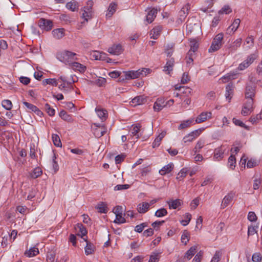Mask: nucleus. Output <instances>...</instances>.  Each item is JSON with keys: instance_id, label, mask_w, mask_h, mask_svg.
I'll use <instances>...</instances> for the list:
<instances>
[{"instance_id": "1", "label": "nucleus", "mask_w": 262, "mask_h": 262, "mask_svg": "<svg viewBox=\"0 0 262 262\" xmlns=\"http://www.w3.org/2000/svg\"><path fill=\"white\" fill-rule=\"evenodd\" d=\"M57 58L60 61L69 66L74 62V60L77 59L76 53L67 50L58 53Z\"/></svg>"}, {"instance_id": "2", "label": "nucleus", "mask_w": 262, "mask_h": 262, "mask_svg": "<svg viewBox=\"0 0 262 262\" xmlns=\"http://www.w3.org/2000/svg\"><path fill=\"white\" fill-rule=\"evenodd\" d=\"M150 70L148 69H143L142 70H138L137 71H131L125 72L124 76L126 79H135L139 77L140 76H146L149 73Z\"/></svg>"}, {"instance_id": "3", "label": "nucleus", "mask_w": 262, "mask_h": 262, "mask_svg": "<svg viewBox=\"0 0 262 262\" xmlns=\"http://www.w3.org/2000/svg\"><path fill=\"white\" fill-rule=\"evenodd\" d=\"M223 39V34L219 33L214 38L211 46L208 50L209 52H214L219 50L222 45Z\"/></svg>"}, {"instance_id": "4", "label": "nucleus", "mask_w": 262, "mask_h": 262, "mask_svg": "<svg viewBox=\"0 0 262 262\" xmlns=\"http://www.w3.org/2000/svg\"><path fill=\"white\" fill-rule=\"evenodd\" d=\"M257 57V56L256 54H252L249 55L245 60L239 64L237 70L239 71H243L248 68L254 61Z\"/></svg>"}, {"instance_id": "5", "label": "nucleus", "mask_w": 262, "mask_h": 262, "mask_svg": "<svg viewBox=\"0 0 262 262\" xmlns=\"http://www.w3.org/2000/svg\"><path fill=\"white\" fill-rule=\"evenodd\" d=\"M253 104L254 101L253 99H249L246 100L241 112L242 114L244 116L250 115L254 110Z\"/></svg>"}, {"instance_id": "6", "label": "nucleus", "mask_w": 262, "mask_h": 262, "mask_svg": "<svg viewBox=\"0 0 262 262\" xmlns=\"http://www.w3.org/2000/svg\"><path fill=\"white\" fill-rule=\"evenodd\" d=\"M93 125L96 127L93 128V133L94 136L97 138H100L103 136L107 132V129L104 125H101L100 124L94 123Z\"/></svg>"}, {"instance_id": "7", "label": "nucleus", "mask_w": 262, "mask_h": 262, "mask_svg": "<svg viewBox=\"0 0 262 262\" xmlns=\"http://www.w3.org/2000/svg\"><path fill=\"white\" fill-rule=\"evenodd\" d=\"M190 9V5L189 4H187L182 7L181 10L179 12V18L178 19L179 23H181L184 21L185 18L189 13Z\"/></svg>"}, {"instance_id": "8", "label": "nucleus", "mask_w": 262, "mask_h": 262, "mask_svg": "<svg viewBox=\"0 0 262 262\" xmlns=\"http://www.w3.org/2000/svg\"><path fill=\"white\" fill-rule=\"evenodd\" d=\"M38 26L42 30L49 31L52 28V21L45 18H40L38 21Z\"/></svg>"}, {"instance_id": "9", "label": "nucleus", "mask_w": 262, "mask_h": 262, "mask_svg": "<svg viewBox=\"0 0 262 262\" xmlns=\"http://www.w3.org/2000/svg\"><path fill=\"white\" fill-rule=\"evenodd\" d=\"M212 117V113L210 112H202L195 119L196 123H200L207 120V119H211Z\"/></svg>"}, {"instance_id": "10", "label": "nucleus", "mask_w": 262, "mask_h": 262, "mask_svg": "<svg viewBox=\"0 0 262 262\" xmlns=\"http://www.w3.org/2000/svg\"><path fill=\"white\" fill-rule=\"evenodd\" d=\"M255 94V87L252 85H247L245 90V98L246 100L252 99L253 100Z\"/></svg>"}, {"instance_id": "11", "label": "nucleus", "mask_w": 262, "mask_h": 262, "mask_svg": "<svg viewBox=\"0 0 262 262\" xmlns=\"http://www.w3.org/2000/svg\"><path fill=\"white\" fill-rule=\"evenodd\" d=\"M107 51L112 55H119L122 53L123 49L120 44L114 45L108 49Z\"/></svg>"}, {"instance_id": "12", "label": "nucleus", "mask_w": 262, "mask_h": 262, "mask_svg": "<svg viewBox=\"0 0 262 262\" xmlns=\"http://www.w3.org/2000/svg\"><path fill=\"white\" fill-rule=\"evenodd\" d=\"M242 42V38H238L233 41L228 48L229 53H233L241 46Z\"/></svg>"}, {"instance_id": "13", "label": "nucleus", "mask_w": 262, "mask_h": 262, "mask_svg": "<svg viewBox=\"0 0 262 262\" xmlns=\"http://www.w3.org/2000/svg\"><path fill=\"white\" fill-rule=\"evenodd\" d=\"M95 111L97 113L98 117L102 121H104L106 120L108 116V114L106 110L103 109L100 107H97L95 108Z\"/></svg>"}, {"instance_id": "14", "label": "nucleus", "mask_w": 262, "mask_h": 262, "mask_svg": "<svg viewBox=\"0 0 262 262\" xmlns=\"http://www.w3.org/2000/svg\"><path fill=\"white\" fill-rule=\"evenodd\" d=\"M226 149L224 145H221L220 147L216 148L214 150V158L217 160H220L223 158V155Z\"/></svg>"}, {"instance_id": "15", "label": "nucleus", "mask_w": 262, "mask_h": 262, "mask_svg": "<svg viewBox=\"0 0 262 262\" xmlns=\"http://www.w3.org/2000/svg\"><path fill=\"white\" fill-rule=\"evenodd\" d=\"M234 195L235 193L234 192H230L224 198L222 204L223 208H225L230 204V203L232 201Z\"/></svg>"}, {"instance_id": "16", "label": "nucleus", "mask_w": 262, "mask_h": 262, "mask_svg": "<svg viewBox=\"0 0 262 262\" xmlns=\"http://www.w3.org/2000/svg\"><path fill=\"white\" fill-rule=\"evenodd\" d=\"M166 106V104L165 103L164 100L162 98H158L154 103V109L155 111L159 112Z\"/></svg>"}, {"instance_id": "17", "label": "nucleus", "mask_w": 262, "mask_h": 262, "mask_svg": "<svg viewBox=\"0 0 262 262\" xmlns=\"http://www.w3.org/2000/svg\"><path fill=\"white\" fill-rule=\"evenodd\" d=\"M241 20L239 19H235L232 25L227 29V33L231 34L234 33L239 26Z\"/></svg>"}, {"instance_id": "18", "label": "nucleus", "mask_w": 262, "mask_h": 262, "mask_svg": "<svg viewBox=\"0 0 262 262\" xmlns=\"http://www.w3.org/2000/svg\"><path fill=\"white\" fill-rule=\"evenodd\" d=\"M70 66L73 70L80 73H84L86 69L85 66L77 62H73Z\"/></svg>"}, {"instance_id": "19", "label": "nucleus", "mask_w": 262, "mask_h": 262, "mask_svg": "<svg viewBox=\"0 0 262 262\" xmlns=\"http://www.w3.org/2000/svg\"><path fill=\"white\" fill-rule=\"evenodd\" d=\"M190 49L187 53L188 56H193L194 52L198 50L199 44L198 42L194 39H191L190 40Z\"/></svg>"}, {"instance_id": "20", "label": "nucleus", "mask_w": 262, "mask_h": 262, "mask_svg": "<svg viewBox=\"0 0 262 262\" xmlns=\"http://www.w3.org/2000/svg\"><path fill=\"white\" fill-rule=\"evenodd\" d=\"M174 60L173 58H170L167 60L166 65L164 67L163 71L169 74L170 72L173 70Z\"/></svg>"}, {"instance_id": "21", "label": "nucleus", "mask_w": 262, "mask_h": 262, "mask_svg": "<svg viewBox=\"0 0 262 262\" xmlns=\"http://www.w3.org/2000/svg\"><path fill=\"white\" fill-rule=\"evenodd\" d=\"M149 209L148 203L142 202L138 205L137 210L140 213H145Z\"/></svg>"}, {"instance_id": "22", "label": "nucleus", "mask_w": 262, "mask_h": 262, "mask_svg": "<svg viewBox=\"0 0 262 262\" xmlns=\"http://www.w3.org/2000/svg\"><path fill=\"white\" fill-rule=\"evenodd\" d=\"M147 101V97L144 95L137 96L134 98L132 102L134 105H141L145 103Z\"/></svg>"}, {"instance_id": "23", "label": "nucleus", "mask_w": 262, "mask_h": 262, "mask_svg": "<svg viewBox=\"0 0 262 262\" xmlns=\"http://www.w3.org/2000/svg\"><path fill=\"white\" fill-rule=\"evenodd\" d=\"M157 14V10L155 8H152L148 12L146 15V21L148 23H151L154 21Z\"/></svg>"}, {"instance_id": "24", "label": "nucleus", "mask_w": 262, "mask_h": 262, "mask_svg": "<svg viewBox=\"0 0 262 262\" xmlns=\"http://www.w3.org/2000/svg\"><path fill=\"white\" fill-rule=\"evenodd\" d=\"M141 125L139 123L133 124L132 125L130 128L131 135L133 136H136L137 139L139 138V135L138 134Z\"/></svg>"}, {"instance_id": "25", "label": "nucleus", "mask_w": 262, "mask_h": 262, "mask_svg": "<svg viewBox=\"0 0 262 262\" xmlns=\"http://www.w3.org/2000/svg\"><path fill=\"white\" fill-rule=\"evenodd\" d=\"M162 30L161 26H158L153 28L150 31L151 38L156 39L158 38Z\"/></svg>"}, {"instance_id": "26", "label": "nucleus", "mask_w": 262, "mask_h": 262, "mask_svg": "<svg viewBox=\"0 0 262 262\" xmlns=\"http://www.w3.org/2000/svg\"><path fill=\"white\" fill-rule=\"evenodd\" d=\"M170 209H175L182 204V201L180 199H176L175 200H170L167 202Z\"/></svg>"}, {"instance_id": "27", "label": "nucleus", "mask_w": 262, "mask_h": 262, "mask_svg": "<svg viewBox=\"0 0 262 262\" xmlns=\"http://www.w3.org/2000/svg\"><path fill=\"white\" fill-rule=\"evenodd\" d=\"M78 4L77 2L73 0L66 4V7L69 10L74 12L78 9Z\"/></svg>"}, {"instance_id": "28", "label": "nucleus", "mask_w": 262, "mask_h": 262, "mask_svg": "<svg viewBox=\"0 0 262 262\" xmlns=\"http://www.w3.org/2000/svg\"><path fill=\"white\" fill-rule=\"evenodd\" d=\"M52 33L54 38L59 39L64 36V29L62 28L56 29L52 31Z\"/></svg>"}, {"instance_id": "29", "label": "nucleus", "mask_w": 262, "mask_h": 262, "mask_svg": "<svg viewBox=\"0 0 262 262\" xmlns=\"http://www.w3.org/2000/svg\"><path fill=\"white\" fill-rule=\"evenodd\" d=\"M254 39L252 36H248L246 38L244 43V46L246 49H249L254 46Z\"/></svg>"}, {"instance_id": "30", "label": "nucleus", "mask_w": 262, "mask_h": 262, "mask_svg": "<svg viewBox=\"0 0 262 262\" xmlns=\"http://www.w3.org/2000/svg\"><path fill=\"white\" fill-rule=\"evenodd\" d=\"M173 168V164L172 163L168 164L160 170L159 173L161 175H165L166 173H169L172 170Z\"/></svg>"}, {"instance_id": "31", "label": "nucleus", "mask_w": 262, "mask_h": 262, "mask_svg": "<svg viewBox=\"0 0 262 262\" xmlns=\"http://www.w3.org/2000/svg\"><path fill=\"white\" fill-rule=\"evenodd\" d=\"M236 76V74L234 73H227L226 75L221 77L220 80L223 83H225L228 82L229 80L235 79Z\"/></svg>"}, {"instance_id": "32", "label": "nucleus", "mask_w": 262, "mask_h": 262, "mask_svg": "<svg viewBox=\"0 0 262 262\" xmlns=\"http://www.w3.org/2000/svg\"><path fill=\"white\" fill-rule=\"evenodd\" d=\"M117 8V4L114 3L110 4L107 12L106 14V16L107 17H111L113 14L115 12Z\"/></svg>"}, {"instance_id": "33", "label": "nucleus", "mask_w": 262, "mask_h": 262, "mask_svg": "<svg viewBox=\"0 0 262 262\" xmlns=\"http://www.w3.org/2000/svg\"><path fill=\"white\" fill-rule=\"evenodd\" d=\"M196 248L197 247L196 246L191 247L185 253L184 258H187L188 260L190 259L196 252Z\"/></svg>"}, {"instance_id": "34", "label": "nucleus", "mask_w": 262, "mask_h": 262, "mask_svg": "<svg viewBox=\"0 0 262 262\" xmlns=\"http://www.w3.org/2000/svg\"><path fill=\"white\" fill-rule=\"evenodd\" d=\"M39 253V250L37 248L33 247L30 248L29 250L25 252V255L29 257L36 256Z\"/></svg>"}, {"instance_id": "35", "label": "nucleus", "mask_w": 262, "mask_h": 262, "mask_svg": "<svg viewBox=\"0 0 262 262\" xmlns=\"http://www.w3.org/2000/svg\"><path fill=\"white\" fill-rule=\"evenodd\" d=\"M84 241H86V245L85 247V253L86 255H88L89 254H91L93 253L94 251V246L90 243H89L86 239L83 238Z\"/></svg>"}, {"instance_id": "36", "label": "nucleus", "mask_w": 262, "mask_h": 262, "mask_svg": "<svg viewBox=\"0 0 262 262\" xmlns=\"http://www.w3.org/2000/svg\"><path fill=\"white\" fill-rule=\"evenodd\" d=\"M96 208L98 210V211L100 213H106L108 211L107 205L103 202H101L98 204L96 206Z\"/></svg>"}, {"instance_id": "37", "label": "nucleus", "mask_w": 262, "mask_h": 262, "mask_svg": "<svg viewBox=\"0 0 262 262\" xmlns=\"http://www.w3.org/2000/svg\"><path fill=\"white\" fill-rule=\"evenodd\" d=\"M226 94H225L226 97V98L229 99V100H230L231 98V96H230L232 95L233 92V84H228L226 86Z\"/></svg>"}, {"instance_id": "38", "label": "nucleus", "mask_w": 262, "mask_h": 262, "mask_svg": "<svg viewBox=\"0 0 262 262\" xmlns=\"http://www.w3.org/2000/svg\"><path fill=\"white\" fill-rule=\"evenodd\" d=\"M42 173V170L39 167H36L34 169L31 173V177L33 179H36L40 176Z\"/></svg>"}, {"instance_id": "39", "label": "nucleus", "mask_w": 262, "mask_h": 262, "mask_svg": "<svg viewBox=\"0 0 262 262\" xmlns=\"http://www.w3.org/2000/svg\"><path fill=\"white\" fill-rule=\"evenodd\" d=\"M83 12L82 14V18L84 19L85 21H88L89 19H91L92 16V11H89V9H83Z\"/></svg>"}, {"instance_id": "40", "label": "nucleus", "mask_w": 262, "mask_h": 262, "mask_svg": "<svg viewBox=\"0 0 262 262\" xmlns=\"http://www.w3.org/2000/svg\"><path fill=\"white\" fill-rule=\"evenodd\" d=\"M59 116L64 120L71 122L72 120L71 116L69 115L65 111L62 110L59 113Z\"/></svg>"}, {"instance_id": "41", "label": "nucleus", "mask_w": 262, "mask_h": 262, "mask_svg": "<svg viewBox=\"0 0 262 262\" xmlns=\"http://www.w3.org/2000/svg\"><path fill=\"white\" fill-rule=\"evenodd\" d=\"M2 105L4 108L8 111L11 110L13 106L11 101L8 99L3 100Z\"/></svg>"}, {"instance_id": "42", "label": "nucleus", "mask_w": 262, "mask_h": 262, "mask_svg": "<svg viewBox=\"0 0 262 262\" xmlns=\"http://www.w3.org/2000/svg\"><path fill=\"white\" fill-rule=\"evenodd\" d=\"M42 84L44 85L47 84H50L56 86L58 85V82L55 79L49 78L44 79L42 81Z\"/></svg>"}, {"instance_id": "43", "label": "nucleus", "mask_w": 262, "mask_h": 262, "mask_svg": "<svg viewBox=\"0 0 262 262\" xmlns=\"http://www.w3.org/2000/svg\"><path fill=\"white\" fill-rule=\"evenodd\" d=\"M174 44L170 43H168L166 46V53H167V56L171 57L173 52Z\"/></svg>"}, {"instance_id": "44", "label": "nucleus", "mask_w": 262, "mask_h": 262, "mask_svg": "<svg viewBox=\"0 0 262 262\" xmlns=\"http://www.w3.org/2000/svg\"><path fill=\"white\" fill-rule=\"evenodd\" d=\"M52 140L54 145L57 147H61L62 144L59 137L56 134L52 135Z\"/></svg>"}, {"instance_id": "45", "label": "nucleus", "mask_w": 262, "mask_h": 262, "mask_svg": "<svg viewBox=\"0 0 262 262\" xmlns=\"http://www.w3.org/2000/svg\"><path fill=\"white\" fill-rule=\"evenodd\" d=\"M167 214V211L166 209L162 208L157 210L155 213V215L158 217H163L165 216Z\"/></svg>"}, {"instance_id": "46", "label": "nucleus", "mask_w": 262, "mask_h": 262, "mask_svg": "<svg viewBox=\"0 0 262 262\" xmlns=\"http://www.w3.org/2000/svg\"><path fill=\"white\" fill-rule=\"evenodd\" d=\"M205 142L203 140H200L198 141L195 147L194 148V151L195 153L199 152L200 151V149L203 148L204 146Z\"/></svg>"}, {"instance_id": "47", "label": "nucleus", "mask_w": 262, "mask_h": 262, "mask_svg": "<svg viewBox=\"0 0 262 262\" xmlns=\"http://www.w3.org/2000/svg\"><path fill=\"white\" fill-rule=\"evenodd\" d=\"M228 164L230 168L233 169L236 164L235 157L231 155L228 159Z\"/></svg>"}, {"instance_id": "48", "label": "nucleus", "mask_w": 262, "mask_h": 262, "mask_svg": "<svg viewBox=\"0 0 262 262\" xmlns=\"http://www.w3.org/2000/svg\"><path fill=\"white\" fill-rule=\"evenodd\" d=\"M193 122V119L192 120H187L183 122L182 123L180 124L178 127L179 129H182L185 128L189 127L191 123Z\"/></svg>"}, {"instance_id": "49", "label": "nucleus", "mask_w": 262, "mask_h": 262, "mask_svg": "<svg viewBox=\"0 0 262 262\" xmlns=\"http://www.w3.org/2000/svg\"><path fill=\"white\" fill-rule=\"evenodd\" d=\"M45 109L49 116H53L55 115V110L52 108L48 103L45 104Z\"/></svg>"}, {"instance_id": "50", "label": "nucleus", "mask_w": 262, "mask_h": 262, "mask_svg": "<svg viewBox=\"0 0 262 262\" xmlns=\"http://www.w3.org/2000/svg\"><path fill=\"white\" fill-rule=\"evenodd\" d=\"M184 217L185 220H182L181 221V224L183 226H185L187 225L190 222L191 219V215L189 213H187L184 215Z\"/></svg>"}, {"instance_id": "51", "label": "nucleus", "mask_w": 262, "mask_h": 262, "mask_svg": "<svg viewBox=\"0 0 262 262\" xmlns=\"http://www.w3.org/2000/svg\"><path fill=\"white\" fill-rule=\"evenodd\" d=\"M258 228L257 226H249L248 227V235H253L255 233H257L256 229Z\"/></svg>"}, {"instance_id": "52", "label": "nucleus", "mask_w": 262, "mask_h": 262, "mask_svg": "<svg viewBox=\"0 0 262 262\" xmlns=\"http://www.w3.org/2000/svg\"><path fill=\"white\" fill-rule=\"evenodd\" d=\"M231 11H232V10H231V9L230 8V7L228 5H226V6H224L222 8V9L219 11V14H222L225 13V14H227L230 13Z\"/></svg>"}, {"instance_id": "53", "label": "nucleus", "mask_w": 262, "mask_h": 262, "mask_svg": "<svg viewBox=\"0 0 262 262\" xmlns=\"http://www.w3.org/2000/svg\"><path fill=\"white\" fill-rule=\"evenodd\" d=\"M159 254L158 253H152L150 256L148 262H158L159 260Z\"/></svg>"}, {"instance_id": "54", "label": "nucleus", "mask_w": 262, "mask_h": 262, "mask_svg": "<svg viewBox=\"0 0 262 262\" xmlns=\"http://www.w3.org/2000/svg\"><path fill=\"white\" fill-rule=\"evenodd\" d=\"M115 223L121 224L125 222V219L122 216V214H117L116 215V219L114 221Z\"/></svg>"}, {"instance_id": "55", "label": "nucleus", "mask_w": 262, "mask_h": 262, "mask_svg": "<svg viewBox=\"0 0 262 262\" xmlns=\"http://www.w3.org/2000/svg\"><path fill=\"white\" fill-rule=\"evenodd\" d=\"M252 259L254 262H260L262 260L261 255L259 253H255L252 255Z\"/></svg>"}, {"instance_id": "56", "label": "nucleus", "mask_w": 262, "mask_h": 262, "mask_svg": "<svg viewBox=\"0 0 262 262\" xmlns=\"http://www.w3.org/2000/svg\"><path fill=\"white\" fill-rule=\"evenodd\" d=\"M190 81V77L188 75V73L185 72L183 74L181 82L182 84H186Z\"/></svg>"}, {"instance_id": "57", "label": "nucleus", "mask_w": 262, "mask_h": 262, "mask_svg": "<svg viewBox=\"0 0 262 262\" xmlns=\"http://www.w3.org/2000/svg\"><path fill=\"white\" fill-rule=\"evenodd\" d=\"M74 76H71V78L72 79L71 81H67L66 78L64 76H62L60 77V79L63 82V83L67 84L68 85H70L72 83H74L76 81V80L73 78Z\"/></svg>"}, {"instance_id": "58", "label": "nucleus", "mask_w": 262, "mask_h": 262, "mask_svg": "<svg viewBox=\"0 0 262 262\" xmlns=\"http://www.w3.org/2000/svg\"><path fill=\"white\" fill-rule=\"evenodd\" d=\"M55 257V253L54 252H48L47 254V262H54Z\"/></svg>"}, {"instance_id": "59", "label": "nucleus", "mask_w": 262, "mask_h": 262, "mask_svg": "<svg viewBox=\"0 0 262 262\" xmlns=\"http://www.w3.org/2000/svg\"><path fill=\"white\" fill-rule=\"evenodd\" d=\"M189 233L187 231H185L181 236V241L182 243L186 245L189 241L188 239Z\"/></svg>"}, {"instance_id": "60", "label": "nucleus", "mask_w": 262, "mask_h": 262, "mask_svg": "<svg viewBox=\"0 0 262 262\" xmlns=\"http://www.w3.org/2000/svg\"><path fill=\"white\" fill-rule=\"evenodd\" d=\"M233 122L236 125L239 126L247 129H248V127L240 120L234 118L233 119Z\"/></svg>"}, {"instance_id": "61", "label": "nucleus", "mask_w": 262, "mask_h": 262, "mask_svg": "<svg viewBox=\"0 0 262 262\" xmlns=\"http://www.w3.org/2000/svg\"><path fill=\"white\" fill-rule=\"evenodd\" d=\"M186 173L187 171L184 169H182L178 174L177 179L180 181L182 180L184 177H186Z\"/></svg>"}, {"instance_id": "62", "label": "nucleus", "mask_w": 262, "mask_h": 262, "mask_svg": "<svg viewBox=\"0 0 262 262\" xmlns=\"http://www.w3.org/2000/svg\"><path fill=\"white\" fill-rule=\"evenodd\" d=\"M106 83V79L102 77H99L95 80V83L99 86H103Z\"/></svg>"}, {"instance_id": "63", "label": "nucleus", "mask_w": 262, "mask_h": 262, "mask_svg": "<svg viewBox=\"0 0 262 262\" xmlns=\"http://www.w3.org/2000/svg\"><path fill=\"white\" fill-rule=\"evenodd\" d=\"M248 219L250 222H255L257 220V216L254 212L250 211L248 213Z\"/></svg>"}, {"instance_id": "64", "label": "nucleus", "mask_w": 262, "mask_h": 262, "mask_svg": "<svg viewBox=\"0 0 262 262\" xmlns=\"http://www.w3.org/2000/svg\"><path fill=\"white\" fill-rule=\"evenodd\" d=\"M23 104L29 110L32 112H33L34 110H36V106L31 103H29L27 102L24 101L23 102Z\"/></svg>"}]
</instances>
